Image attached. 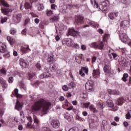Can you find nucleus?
<instances>
[{
    "mask_svg": "<svg viewBox=\"0 0 131 131\" xmlns=\"http://www.w3.org/2000/svg\"><path fill=\"white\" fill-rule=\"evenodd\" d=\"M66 45L68 47H73V40L70 38L66 39Z\"/></svg>",
    "mask_w": 131,
    "mask_h": 131,
    "instance_id": "obj_26",
    "label": "nucleus"
},
{
    "mask_svg": "<svg viewBox=\"0 0 131 131\" xmlns=\"http://www.w3.org/2000/svg\"><path fill=\"white\" fill-rule=\"evenodd\" d=\"M7 39L8 41H9V43L11 45V46H13L14 43H15V40L12 38L11 36H7Z\"/></svg>",
    "mask_w": 131,
    "mask_h": 131,
    "instance_id": "obj_30",
    "label": "nucleus"
},
{
    "mask_svg": "<svg viewBox=\"0 0 131 131\" xmlns=\"http://www.w3.org/2000/svg\"><path fill=\"white\" fill-rule=\"evenodd\" d=\"M94 81L91 79L89 80L85 84L86 91L88 92H93L94 91Z\"/></svg>",
    "mask_w": 131,
    "mask_h": 131,
    "instance_id": "obj_5",
    "label": "nucleus"
},
{
    "mask_svg": "<svg viewBox=\"0 0 131 131\" xmlns=\"http://www.w3.org/2000/svg\"><path fill=\"white\" fill-rule=\"evenodd\" d=\"M0 72H1V73H2V74H3V75H6L7 74V73H6L7 71L4 68H3L2 69H1L0 70Z\"/></svg>",
    "mask_w": 131,
    "mask_h": 131,
    "instance_id": "obj_42",
    "label": "nucleus"
},
{
    "mask_svg": "<svg viewBox=\"0 0 131 131\" xmlns=\"http://www.w3.org/2000/svg\"><path fill=\"white\" fill-rule=\"evenodd\" d=\"M45 9V7L43 6V4H39L38 5V10L39 11H42Z\"/></svg>",
    "mask_w": 131,
    "mask_h": 131,
    "instance_id": "obj_40",
    "label": "nucleus"
},
{
    "mask_svg": "<svg viewBox=\"0 0 131 131\" xmlns=\"http://www.w3.org/2000/svg\"><path fill=\"white\" fill-rule=\"evenodd\" d=\"M22 103H20V102L17 100L15 106L16 110H17V111H21V110H22Z\"/></svg>",
    "mask_w": 131,
    "mask_h": 131,
    "instance_id": "obj_20",
    "label": "nucleus"
},
{
    "mask_svg": "<svg viewBox=\"0 0 131 131\" xmlns=\"http://www.w3.org/2000/svg\"><path fill=\"white\" fill-rule=\"evenodd\" d=\"M46 14L47 16H53L54 15V11L52 10L51 9H47L46 11Z\"/></svg>",
    "mask_w": 131,
    "mask_h": 131,
    "instance_id": "obj_34",
    "label": "nucleus"
},
{
    "mask_svg": "<svg viewBox=\"0 0 131 131\" xmlns=\"http://www.w3.org/2000/svg\"><path fill=\"white\" fill-rule=\"evenodd\" d=\"M13 17L14 23H19L21 21L22 15L21 14H14Z\"/></svg>",
    "mask_w": 131,
    "mask_h": 131,
    "instance_id": "obj_13",
    "label": "nucleus"
},
{
    "mask_svg": "<svg viewBox=\"0 0 131 131\" xmlns=\"http://www.w3.org/2000/svg\"><path fill=\"white\" fill-rule=\"evenodd\" d=\"M52 104L49 101L44 99H40L38 101L35 102L31 106L32 112H37L42 108V112L43 114H47L51 107Z\"/></svg>",
    "mask_w": 131,
    "mask_h": 131,
    "instance_id": "obj_1",
    "label": "nucleus"
},
{
    "mask_svg": "<svg viewBox=\"0 0 131 131\" xmlns=\"http://www.w3.org/2000/svg\"><path fill=\"white\" fill-rule=\"evenodd\" d=\"M56 33L58 35H62L63 33H64L66 30H67V26L63 24L62 23H60L58 25V27H57V25L55 26Z\"/></svg>",
    "mask_w": 131,
    "mask_h": 131,
    "instance_id": "obj_3",
    "label": "nucleus"
},
{
    "mask_svg": "<svg viewBox=\"0 0 131 131\" xmlns=\"http://www.w3.org/2000/svg\"><path fill=\"white\" fill-rule=\"evenodd\" d=\"M106 105L108 107H110L111 108L114 107V104L112 102V100H108L106 101Z\"/></svg>",
    "mask_w": 131,
    "mask_h": 131,
    "instance_id": "obj_32",
    "label": "nucleus"
},
{
    "mask_svg": "<svg viewBox=\"0 0 131 131\" xmlns=\"http://www.w3.org/2000/svg\"><path fill=\"white\" fill-rule=\"evenodd\" d=\"M31 83L32 85H35L36 88L38 86H39V88H45V85L46 84L44 81L38 82L37 81H32Z\"/></svg>",
    "mask_w": 131,
    "mask_h": 131,
    "instance_id": "obj_7",
    "label": "nucleus"
},
{
    "mask_svg": "<svg viewBox=\"0 0 131 131\" xmlns=\"http://www.w3.org/2000/svg\"><path fill=\"white\" fill-rule=\"evenodd\" d=\"M97 106L98 107V108H102V109H103V108H104V107L103 106V103L102 102H99L97 103Z\"/></svg>",
    "mask_w": 131,
    "mask_h": 131,
    "instance_id": "obj_54",
    "label": "nucleus"
},
{
    "mask_svg": "<svg viewBox=\"0 0 131 131\" xmlns=\"http://www.w3.org/2000/svg\"><path fill=\"white\" fill-rule=\"evenodd\" d=\"M120 25L121 27H122V28H126V27H128L129 21L127 20H123L121 23Z\"/></svg>",
    "mask_w": 131,
    "mask_h": 131,
    "instance_id": "obj_23",
    "label": "nucleus"
},
{
    "mask_svg": "<svg viewBox=\"0 0 131 131\" xmlns=\"http://www.w3.org/2000/svg\"><path fill=\"white\" fill-rule=\"evenodd\" d=\"M69 89H73L75 88V83L74 82H71L68 84Z\"/></svg>",
    "mask_w": 131,
    "mask_h": 131,
    "instance_id": "obj_39",
    "label": "nucleus"
},
{
    "mask_svg": "<svg viewBox=\"0 0 131 131\" xmlns=\"http://www.w3.org/2000/svg\"><path fill=\"white\" fill-rule=\"evenodd\" d=\"M68 35H71L72 36H76V35H79V32L74 30V28H70L68 30Z\"/></svg>",
    "mask_w": 131,
    "mask_h": 131,
    "instance_id": "obj_8",
    "label": "nucleus"
},
{
    "mask_svg": "<svg viewBox=\"0 0 131 131\" xmlns=\"http://www.w3.org/2000/svg\"><path fill=\"white\" fill-rule=\"evenodd\" d=\"M67 10V7L66 6H63L60 7L59 12L60 13H66V11Z\"/></svg>",
    "mask_w": 131,
    "mask_h": 131,
    "instance_id": "obj_36",
    "label": "nucleus"
},
{
    "mask_svg": "<svg viewBox=\"0 0 131 131\" xmlns=\"http://www.w3.org/2000/svg\"><path fill=\"white\" fill-rule=\"evenodd\" d=\"M97 47H100V48H97L98 50H103V48L104 47V42L103 41L97 42Z\"/></svg>",
    "mask_w": 131,
    "mask_h": 131,
    "instance_id": "obj_33",
    "label": "nucleus"
},
{
    "mask_svg": "<svg viewBox=\"0 0 131 131\" xmlns=\"http://www.w3.org/2000/svg\"><path fill=\"white\" fill-rule=\"evenodd\" d=\"M118 16V11H115L114 13L111 12L108 14V17L111 19V20H114L115 17Z\"/></svg>",
    "mask_w": 131,
    "mask_h": 131,
    "instance_id": "obj_18",
    "label": "nucleus"
},
{
    "mask_svg": "<svg viewBox=\"0 0 131 131\" xmlns=\"http://www.w3.org/2000/svg\"><path fill=\"white\" fill-rule=\"evenodd\" d=\"M119 38L122 42L124 43H128L129 42V38L127 35L125 34L123 31H121L119 33Z\"/></svg>",
    "mask_w": 131,
    "mask_h": 131,
    "instance_id": "obj_4",
    "label": "nucleus"
},
{
    "mask_svg": "<svg viewBox=\"0 0 131 131\" xmlns=\"http://www.w3.org/2000/svg\"><path fill=\"white\" fill-rule=\"evenodd\" d=\"M30 15H31V16L33 18H36V17L38 18V16H37V15H36V14H35L33 12H31Z\"/></svg>",
    "mask_w": 131,
    "mask_h": 131,
    "instance_id": "obj_57",
    "label": "nucleus"
},
{
    "mask_svg": "<svg viewBox=\"0 0 131 131\" xmlns=\"http://www.w3.org/2000/svg\"><path fill=\"white\" fill-rule=\"evenodd\" d=\"M51 76H52V74H51V73H50V71H47V72H44L43 73V74H42L40 76V78L42 79L46 78L47 77H51Z\"/></svg>",
    "mask_w": 131,
    "mask_h": 131,
    "instance_id": "obj_19",
    "label": "nucleus"
},
{
    "mask_svg": "<svg viewBox=\"0 0 131 131\" xmlns=\"http://www.w3.org/2000/svg\"><path fill=\"white\" fill-rule=\"evenodd\" d=\"M127 77H128V74L126 73L124 74L123 75V77L122 78V80H123V81H124V82H126V81H127Z\"/></svg>",
    "mask_w": 131,
    "mask_h": 131,
    "instance_id": "obj_37",
    "label": "nucleus"
},
{
    "mask_svg": "<svg viewBox=\"0 0 131 131\" xmlns=\"http://www.w3.org/2000/svg\"><path fill=\"white\" fill-rule=\"evenodd\" d=\"M29 77L30 79H32L34 77H35V74L34 73H28Z\"/></svg>",
    "mask_w": 131,
    "mask_h": 131,
    "instance_id": "obj_45",
    "label": "nucleus"
},
{
    "mask_svg": "<svg viewBox=\"0 0 131 131\" xmlns=\"http://www.w3.org/2000/svg\"><path fill=\"white\" fill-rule=\"evenodd\" d=\"M119 62L121 66L123 67H127L128 62L126 61V59L124 58L123 57H121L119 59Z\"/></svg>",
    "mask_w": 131,
    "mask_h": 131,
    "instance_id": "obj_10",
    "label": "nucleus"
},
{
    "mask_svg": "<svg viewBox=\"0 0 131 131\" xmlns=\"http://www.w3.org/2000/svg\"><path fill=\"white\" fill-rule=\"evenodd\" d=\"M91 48H94V49H101L100 47H98L97 42H93L90 44Z\"/></svg>",
    "mask_w": 131,
    "mask_h": 131,
    "instance_id": "obj_31",
    "label": "nucleus"
},
{
    "mask_svg": "<svg viewBox=\"0 0 131 131\" xmlns=\"http://www.w3.org/2000/svg\"><path fill=\"white\" fill-rule=\"evenodd\" d=\"M90 102L83 103V107L89 108V106H90Z\"/></svg>",
    "mask_w": 131,
    "mask_h": 131,
    "instance_id": "obj_49",
    "label": "nucleus"
},
{
    "mask_svg": "<svg viewBox=\"0 0 131 131\" xmlns=\"http://www.w3.org/2000/svg\"><path fill=\"white\" fill-rule=\"evenodd\" d=\"M111 54L113 57V59H114V60H117V57H118V55L115 53H111Z\"/></svg>",
    "mask_w": 131,
    "mask_h": 131,
    "instance_id": "obj_48",
    "label": "nucleus"
},
{
    "mask_svg": "<svg viewBox=\"0 0 131 131\" xmlns=\"http://www.w3.org/2000/svg\"><path fill=\"white\" fill-rule=\"evenodd\" d=\"M55 61V56L53 54L49 55L48 56V62L49 63H54Z\"/></svg>",
    "mask_w": 131,
    "mask_h": 131,
    "instance_id": "obj_24",
    "label": "nucleus"
},
{
    "mask_svg": "<svg viewBox=\"0 0 131 131\" xmlns=\"http://www.w3.org/2000/svg\"><path fill=\"white\" fill-rule=\"evenodd\" d=\"M79 6V5H69V7L70 9H73V8H78Z\"/></svg>",
    "mask_w": 131,
    "mask_h": 131,
    "instance_id": "obj_52",
    "label": "nucleus"
},
{
    "mask_svg": "<svg viewBox=\"0 0 131 131\" xmlns=\"http://www.w3.org/2000/svg\"><path fill=\"white\" fill-rule=\"evenodd\" d=\"M0 83L2 84V88L4 89H7L8 88V84L6 82V80L3 78H0Z\"/></svg>",
    "mask_w": 131,
    "mask_h": 131,
    "instance_id": "obj_22",
    "label": "nucleus"
},
{
    "mask_svg": "<svg viewBox=\"0 0 131 131\" xmlns=\"http://www.w3.org/2000/svg\"><path fill=\"white\" fill-rule=\"evenodd\" d=\"M16 32V30L14 29H12L10 31V33H11V34H12L13 35H14V34H15Z\"/></svg>",
    "mask_w": 131,
    "mask_h": 131,
    "instance_id": "obj_59",
    "label": "nucleus"
},
{
    "mask_svg": "<svg viewBox=\"0 0 131 131\" xmlns=\"http://www.w3.org/2000/svg\"><path fill=\"white\" fill-rule=\"evenodd\" d=\"M94 78H99L100 77V71L99 70H94L93 72Z\"/></svg>",
    "mask_w": 131,
    "mask_h": 131,
    "instance_id": "obj_21",
    "label": "nucleus"
},
{
    "mask_svg": "<svg viewBox=\"0 0 131 131\" xmlns=\"http://www.w3.org/2000/svg\"><path fill=\"white\" fill-rule=\"evenodd\" d=\"M51 125H52L54 128H59V126H60V122H59L58 120H52Z\"/></svg>",
    "mask_w": 131,
    "mask_h": 131,
    "instance_id": "obj_15",
    "label": "nucleus"
},
{
    "mask_svg": "<svg viewBox=\"0 0 131 131\" xmlns=\"http://www.w3.org/2000/svg\"><path fill=\"white\" fill-rule=\"evenodd\" d=\"M0 52L1 53L6 52V45L3 42H0Z\"/></svg>",
    "mask_w": 131,
    "mask_h": 131,
    "instance_id": "obj_27",
    "label": "nucleus"
},
{
    "mask_svg": "<svg viewBox=\"0 0 131 131\" xmlns=\"http://www.w3.org/2000/svg\"><path fill=\"white\" fill-rule=\"evenodd\" d=\"M3 57H4V58H5L6 59L8 58H10V53H5L4 54Z\"/></svg>",
    "mask_w": 131,
    "mask_h": 131,
    "instance_id": "obj_60",
    "label": "nucleus"
},
{
    "mask_svg": "<svg viewBox=\"0 0 131 131\" xmlns=\"http://www.w3.org/2000/svg\"><path fill=\"white\" fill-rule=\"evenodd\" d=\"M120 93L118 90H114L113 91V95H119Z\"/></svg>",
    "mask_w": 131,
    "mask_h": 131,
    "instance_id": "obj_58",
    "label": "nucleus"
},
{
    "mask_svg": "<svg viewBox=\"0 0 131 131\" xmlns=\"http://www.w3.org/2000/svg\"><path fill=\"white\" fill-rule=\"evenodd\" d=\"M72 47H73V48H75V49H79V45H78V44L77 43L73 44V46Z\"/></svg>",
    "mask_w": 131,
    "mask_h": 131,
    "instance_id": "obj_61",
    "label": "nucleus"
},
{
    "mask_svg": "<svg viewBox=\"0 0 131 131\" xmlns=\"http://www.w3.org/2000/svg\"><path fill=\"white\" fill-rule=\"evenodd\" d=\"M83 16L80 15H77L75 17V23L78 25H80V24H82L83 23Z\"/></svg>",
    "mask_w": 131,
    "mask_h": 131,
    "instance_id": "obj_11",
    "label": "nucleus"
},
{
    "mask_svg": "<svg viewBox=\"0 0 131 131\" xmlns=\"http://www.w3.org/2000/svg\"><path fill=\"white\" fill-rule=\"evenodd\" d=\"M130 118H131V115L129 113H128L127 114H126V119H130Z\"/></svg>",
    "mask_w": 131,
    "mask_h": 131,
    "instance_id": "obj_64",
    "label": "nucleus"
},
{
    "mask_svg": "<svg viewBox=\"0 0 131 131\" xmlns=\"http://www.w3.org/2000/svg\"><path fill=\"white\" fill-rule=\"evenodd\" d=\"M36 68L38 69V70H40V69L41 68V67L40 66V63H39V62H38V63L36 64Z\"/></svg>",
    "mask_w": 131,
    "mask_h": 131,
    "instance_id": "obj_63",
    "label": "nucleus"
},
{
    "mask_svg": "<svg viewBox=\"0 0 131 131\" xmlns=\"http://www.w3.org/2000/svg\"><path fill=\"white\" fill-rule=\"evenodd\" d=\"M18 93H19V90L18 89H15L14 90V95L16 97V98H22V95L20 94H19Z\"/></svg>",
    "mask_w": 131,
    "mask_h": 131,
    "instance_id": "obj_35",
    "label": "nucleus"
},
{
    "mask_svg": "<svg viewBox=\"0 0 131 131\" xmlns=\"http://www.w3.org/2000/svg\"><path fill=\"white\" fill-rule=\"evenodd\" d=\"M19 74V73L17 71H15L14 72H10V75H12V76H15L16 75Z\"/></svg>",
    "mask_w": 131,
    "mask_h": 131,
    "instance_id": "obj_51",
    "label": "nucleus"
},
{
    "mask_svg": "<svg viewBox=\"0 0 131 131\" xmlns=\"http://www.w3.org/2000/svg\"><path fill=\"white\" fill-rule=\"evenodd\" d=\"M86 22L88 24H89V25H91L92 27L95 28L99 27V24L93 20H91L90 19H87Z\"/></svg>",
    "mask_w": 131,
    "mask_h": 131,
    "instance_id": "obj_14",
    "label": "nucleus"
},
{
    "mask_svg": "<svg viewBox=\"0 0 131 131\" xmlns=\"http://www.w3.org/2000/svg\"><path fill=\"white\" fill-rule=\"evenodd\" d=\"M91 4H94V6L95 8H96V9L99 8V10H101V11H102V12H106V11L108 10V6H109V1H104L99 5H98V4H97L96 1L92 0Z\"/></svg>",
    "mask_w": 131,
    "mask_h": 131,
    "instance_id": "obj_2",
    "label": "nucleus"
},
{
    "mask_svg": "<svg viewBox=\"0 0 131 131\" xmlns=\"http://www.w3.org/2000/svg\"><path fill=\"white\" fill-rule=\"evenodd\" d=\"M19 85L21 88V89H23L25 91H26L27 90L26 86L24 84L21 83L19 84Z\"/></svg>",
    "mask_w": 131,
    "mask_h": 131,
    "instance_id": "obj_53",
    "label": "nucleus"
},
{
    "mask_svg": "<svg viewBox=\"0 0 131 131\" xmlns=\"http://www.w3.org/2000/svg\"><path fill=\"white\" fill-rule=\"evenodd\" d=\"M50 69L52 71H57V70H58L57 67L55 65H53L52 67H50Z\"/></svg>",
    "mask_w": 131,
    "mask_h": 131,
    "instance_id": "obj_46",
    "label": "nucleus"
},
{
    "mask_svg": "<svg viewBox=\"0 0 131 131\" xmlns=\"http://www.w3.org/2000/svg\"><path fill=\"white\" fill-rule=\"evenodd\" d=\"M0 2L4 7H6V8H9V7H10V5H9L8 3L5 1V0H0Z\"/></svg>",
    "mask_w": 131,
    "mask_h": 131,
    "instance_id": "obj_38",
    "label": "nucleus"
},
{
    "mask_svg": "<svg viewBox=\"0 0 131 131\" xmlns=\"http://www.w3.org/2000/svg\"><path fill=\"white\" fill-rule=\"evenodd\" d=\"M56 7H57V5H56V4H52V5H51V9L52 10L56 11Z\"/></svg>",
    "mask_w": 131,
    "mask_h": 131,
    "instance_id": "obj_56",
    "label": "nucleus"
},
{
    "mask_svg": "<svg viewBox=\"0 0 131 131\" xmlns=\"http://www.w3.org/2000/svg\"><path fill=\"white\" fill-rule=\"evenodd\" d=\"M123 103H124L123 97L119 98L116 101L117 105H119V106H121Z\"/></svg>",
    "mask_w": 131,
    "mask_h": 131,
    "instance_id": "obj_25",
    "label": "nucleus"
},
{
    "mask_svg": "<svg viewBox=\"0 0 131 131\" xmlns=\"http://www.w3.org/2000/svg\"><path fill=\"white\" fill-rule=\"evenodd\" d=\"M1 11H2V13L4 14V15L8 16V15H9V12L11 11V9H9L8 8H4V9H2Z\"/></svg>",
    "mask_w": 131,
    "mask_h": 131,
    "instance_id": "obj_28",
    "label": "nucleus"
},
{
    "mask_svg": "<svg viewBox=\"0 0 131 131\" xmlns=\"http://www.w3.org/2000/svg\"><path fill=\"white\" fill-rule=\"evenodd\" d=\"M33 118L34 120V123L33 124L32 127L33 128H37L39 125V120H38L37 117H36L35 115L33 116Z\"/></svg>",
    "mask_w": 131,
    "mask_h": 131,
    "instance_id": "obj_9",
    "label": "nucleus"
},
{
    "mask_svg": "<svg viewBox=\"0 0 131 131\" xmlns=\"http://www.w3.org/2000/svg\"><path fill=\"white\" fill-rule=\"evenodd\" d=\"M69 131H79V129L77 127H73L70 128Z\"/></svg>",
    "mask_w": 131,
    "mask_h": 131,
    "instance_id": "obj_47",
    "label": "nucleus"
},
{
    "mask_svg": "<svg viewBox=\"0 0 131 131\" xmlns=\"http://www.w3.org/2000/svg\"><path fill=\"white\" fill-rule=\"evenodd\" d=\"M19 64L22 68H28V64H27V62L24 60L23 58H20L19 60Z\"/></svg>",
    "mask_w": 131,
    "mask_h": 131,
    "instance_id": "obj_12",
    "label": "nucleus"
},
{
    "mask_svg": "<svg viewBox=\"0 0 131 131\" xmlns=\"http://www.w3.org/2000/svg\"><path fill=\"white\" fill-rule=\"evenodd\" d=\"M89 109H90L91 111H93V112H97V109L95 108V106L93 104L90 106Z\"/></svg>",
    "mask_w": 131,
    "mask_h": 131,
    "instance_id": "obj_41",
    "label": "nucleus"
},
{
    "mask_svg": "<svg viewBox=\"0 0 131 131\" xmlns=\"http://www.w3.org/2000/svg\"><path fill=\"white\" fill-rule=\"evenodd\" d=\"M85 73L87 75H89V68L86 67H81V70L79 71V74L82 77H84Z\"/></svg>",
    "mask_w": 131,
    "mask_h": 131,
    "instance_id": "obj_6",
    "label": "nucleus"
},
{
    "mask_svg": "<svg viewBox=\"0 0 131 131\" xmlns=\"http://www.w3.org/2000/svg\"><path fill=\"white\" fill-rule=\"evenodd\" d=\"M24 8L26 9V10H28L29 9H32V5H31V3L29 2H25L24 4Z\"/></svg>",
    "mask_w": 131,
    "mask_h": 131,
    "instance_id": "obj_29",
    "label": "nucleus"
},
{
    "mask_svg": "<svg viewBox=\"0 0 131 131\" xmlns=\"http://www.w3.org/2000/svg\"><path fill=\"white\" fill-rule=\"evenodd\" d=\"M13 81H14V78L13 77H9L8 79L9 83H13Z\"/></svg>",
    "mask_w": 131,
    "mask_h": 131,
    "instance_id": "obj_55",
    "label": "nucleus"
},
{
    "mask_svg": "<svg viewBox=\"0 0 131 131\" xmlns=\"http://www.w3.org/2000/svg\"><path fill=\"white\" fill-rule=\"evenodd\" d=\"M8 20V18L7 17H2L1 19V23L2 24H4V23H5V22H7V20Z\"/></svg>",
    "mask_w": 131,
    "mask_h": 131,
    "instance_id": "obj_43",
    "label": "nucleus"
},
{
    "mask_svg": "<svg viewBox=\"0 0 131 131\" xmlns=\"http://www.w3.org/2000/svg\"><path fill=\"white\" fill-rule=\"evenodd\" d=\"M31 50L29 49V46L28 45H24V46L21 47V52L24 54H26V53H28V52H30Z\"/></svg>",
    "mask_w": 131,
    "mask_h": 131,
    "instance_id": "obj_16",
    "label": "nucleus"
},
{
    "mask_svg": "<svg viewBox=\"0 0 131 131\" xmlns=\"http://www.w3.org/2000/svg\"><path fill=\"white\" fill-rule=\"evenodd\" d=\"M103 71L105 74H109L111 71V67L109 64H105L103 67Z\"/></svg>",
    "mask_w": 131,
    "mask_h": 131,
    "instance_id": "obj_17",
    "label": "nucleus"
},
{
    "mask_svg": "<svg viewBox=\"0 0 131 131\" xmlns=\"http://www.w3.org/2000/svg\"><path fill=\"white\" fill-rule=\"evenodd\" d=\"M62 89L63 91H64V92H67L69 90V86H67V85H64L62 86Z\"/></svg>",
    "mask_w": 131,
    "mask_h": 131,
    "instance_id": "obj_44",
    "label": "nucleus"
},
{
    "mask_svg": "<svg viewBox=\"0 0 131 131\" xmlns=\"http://www.w3.org/2000/svg\"><path fill=\"white\" fill-rule=\"evenodd\" d=\"M42 131H52L49 127H45L42 128Z\"/></svg>",
    "mask_w": 131,
    "mask_h": 131,
    "instance_id": "obj_62",
    "label": "nucleus"
},
{
    "mask_svg": "<svg viewBox=\"0 0 131 131\" xmlns=\"http://www.w3.org/2000/svg\"><path fill=\"white\" fill-rule=\"evenodd\" d=\"M12 120L13 121H15V122H16V123H18V122H19V121H18L17 117H13L12 118Z\"/></svg>",
    "mask_w": 131,
    "mask_h": 131,
    "instance_id": "obj_50",
    "label": "nucleus"
}]
</instances>
